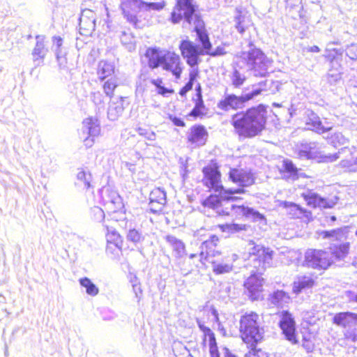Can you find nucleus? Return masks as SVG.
Instances as JSON below:
<instances>
[{"instance_id": "1", "label": "nucleus", "mask_w": 357, "mask_h": 357, "mask_svg": "<svg viewBox=\"0 0 357 357\" xmlns=\"http://www.w3.org/2000/svg\"><path fill=\"white\" fill-rule=\"evenodd\" d=\"M204 177L203 182L210 190L218 195H211L204 202V205L213 209L218 215H229L232 218H239L245 216L254 221H265L264 216L252 208L245 207L243 205H237L233 201L237 197L234 196L228 197L235 194L244 192L242 188L237 189L225 190L220 181V174L216 167L208 166L204 168Z\"/></svg>"}, {"instance_id": "2", "label": "nucleus", "mask_w": 357, "mask_h": 357, "mask_svg": "<svg viewBox=\"0 0 357 357\" xmlns=\"http://www.w3.org/2000/svg\"><path fill=\"white\" fill-rule=\"evenodd\" d=\"M244 260L253 261V267L256 272L248 278L244 283L252 300L260 298L262 291L264 279L260 276L262 272L271 266L273 251L261 245L250 241L245 247L243 253Z\"/></svg>"}, {"instance_id": "3", "label": "nucleus", "mask_w": 357, "mask_h": 357, "mask_svg": "<svg viewBox=\"0 0 357 357\" xmlns=\"http://www.w3.org/2000/svg\"><path fill=\"white\" fill-rule=\"evenodd\" d=\"M266 122V110L262 105L250 108L245 112L237 113L231 120L234 132L242 139L258 135L264 130Z\"/></svg>"}, {"instance_id": "4", "label": "nucleus", "mask_w": 357, "mask_h": 357, "mask_svg": "<svg viewBox=\"0 0 357 357\" xmlns=\"http://www.w3.org/2000/svg\"><path fill=\"white\" fill-rule=\"evenodd\" d=\"M238 63L246 65L248 69L252 71L255 77H265L271 66L273 61L268 58L265 54L252 45L247 51H242L236 55Z\"/></svg>"}, {"instance_id": "5", "label": "nucleus", "mask_w": 357, "mask_h": 357, "mask_svg": "<svg viewBox=\"0 0 357 357\" xmlns=\"http://www.w3.org/2000/svg\"><path fill=\"white\" fill-rule=\"evenodd\" d=\"M182 15L188 23L193 24L195 31L204 49L208 53V51L211 48V44L204 29V22L198 14L197 6L193 3V0H180V20Z\"/></svg>"}, {"instance_id": "6", "label": "nucleus", "mask_w": 357, "mask_h": 357, "mask_svg": "<svg viewBox=\"0 0 357 357\" xmlns=\"http://www.w3.org/2000/svg\"><path fill=\"white\" fill-rule=\"evenodd\" d=\"M240 332L245 342L252 345L259 342L263 337L264 331L260 327L259 314L250 312L243 315L240 319Z\"/></svg>"}, {"instance_id": "7", "label": "nucleus", "mask_w": 357, "mask_h": 357, "mask_svg": "<svg viewBox=\"0 0 357 357\" xmlns=\"http://www.w3.org/2000/svg\"><path fill=\"white\" fill-rule=\"evenodd\" d=\"M267 82L263 83H259V87L254 89L251 92L245 93L244 94L236 96L235 95H228L225 97L219 103L218 107L223 110H229V109H236L243 107L244 103L259 94L263 91L265 90L264 86L266 84Z\"/></svg>"}, {"instance_id": "8", "label": "nucleus", "mask_w": 357, "mask_h": 357, "mask_svg": "<svg viewBox=\"0 0 357 357\" xmlns=\"http://www.w3.org/2000/svg\"><path fill=\"white\" fill-rule=\"evenodd\" d=\"M347 151V149H342L338 153L335 154H324L317 148L316 143H310L303 145L298 151V156L301 159H314L319 162H331L339 158V153Z\"/></svg>"}, {"instance_id": "9", "label": "nucleus", "mask_w": 357, "mask_h": 357, "mask_svg": "<svg viewBox=\"0 0 357 357\" xmlns=\"http://www.w3.org/2000/svg\"><path fill=\"white\" fill-rule=\"evenodd\" d=\"M333 260L329 252L321 250H307L305 253L304 265L317 269H326Z\"/></svg>"}, {"instance_id": "10", "label": "nucleus", "mask_w": 357, "mask_h": 357, "mask_svg": "<svg viewBox=\"0 0 357 357\" xmlns=\"http://www.w3.org/2000/svg\"><path fill=\"white\" fill-rule=\"evenodd\" d=\"M82 132L87 137L84 139L86 147L90 148L95 143V138L100 133V126L98 120L96 118L89 117L82 122Z\"/></svg>"}, {"instance_id": "11", "label": "nucleus", "mask_w": 357, "mask_h": 357, "mask_svg": "<svg viewBox=\"0 0 357 357\" xmlns=\"http://www.w3.org/2000/svg\"><path fill=\"white\" fill-rule=\"evenodd\" d=\"M96 14L90 9H84L82 11L79 17V33L83 36H91L95 31Z\"/></svg>"}, {"instance_id": "12", "label": "nucleus", "mask_w": 357, "mask_h": 357, "mask_svg": "<svg viewBox=\"0 0 357 357\" xmlns=\"http://www.w3.org/2000/svg\"><path fill=\"white\" fill-rule=\"evenodd\" d=\"M143 5L144 2L142 0H123L121 2V6L124 17L135 26L138 22L136 13L143 9Z\"/></svg>"}, {"instance_id": "13", "label": "nucleus", "mask_w": 357, "mask_h": 357, "mask_svg": "<svg viewBox=\"0 0 357 357\" xmlns=\"http://www.w3.org/2000/svg\"><path fill=\"white\" fill-rule=\"evenodd\" d=\"M280 326L285 337L292 344H296L297 340L295 334V321L291 314L287 311H282L280 315Z\"/></svg>"}, {"instance_id": "14", "label": "nucleus", "mask_w": 357, "mask_h": 357, "mask_svg": "<svg viewBox=\"0 0 357 357\" xmlns=\"http://www.w3.org/2000/svg\"><path fill=\"white\" fill-rule=\"evenodd\" d=\"M229 178L241 187H247L254 183L253 175L244 169H233L229 172Z\"/></svg>"}, {"instance_id": "15", "label": "nucleus", "mask_w": 357, "mask_h": 357, "mask_svg": "<svg viewBox=\"0 0 357 357\" xmlns=\"http://www.w3.org/2000/svg\"><path fill=\"white\" fill-rule=\"evenodd\" d=\"M180 50L189 66H195L197 64L199 52L196 46L190 42H183L180 45Z\"/></svg>"}, {"instance_id": "16", "label": "nucleus", "mask_w": 357, "mask_h": 357, "mask_svg": "<svg viewBox=\"0 0 357 357\" xmlns=\"http://www.w3.org/2000/svg\"><path fill=\"white\" fill-rule=\"evenodd\" d=\"M208 132L203 126L195 125L190 129L188 134V139L192 144L202 146L207 139Z\"/></svg>"}, {"instance_id": "17", "label": "nucleus", "mask_w": 357, "mask_h": 357, "mask_svg": "<svg viewBox=\"0 0 357 357\" xmlns=\"http://www.w3.org/2000/svg\"><path fill=\"white\" fill-rule=\"evenodd\" d=\"M282 205L287 214L291 218H300L304 221H309L312 218V213L310 211L303 209L294 203L284 202Z\"/></svg>"}, {"instance_id": "18", "label": "nucleus", "mask_w": 357, "mask_h": 357, "mask_svg": "<svg viewBox=\"0 0 357 357\" xmlns=\"http://www.w3.org/2000/svg\"><path fill=\"white\" fill-rule=\"evenodd\" d=\"M306 125L309 130L315 131L319 134L324 133L328 130H331L333 126L329 123L325 121L323 123L319 117L315 114L312 113L306 121Z\"/></svg>"}, {"instance_id": "19", "label": "nucleus", "mask_w": 357, "mask_h": 357, "mask_svg": "<svg viewBox=\"0 0 357 357\" xmlns=\"http://www.w3.org/2000/svg\"><path fill=\"white\" fill-rule=\"evenodd\" d=\"M352 226H344L330 231H322L320 235L324 238H333L336 241H342L349 238V234L352 233Z\"/></svg>"}, {"instance_id": "20", "label": "nucleus", "mask_w": 357, "mask_h": 357, "mask_svg": "<svg viewBox=\"0 0 357 357\" xmlns=\"http://www.w3.org/2000/svg\"><path fill=\"white\" fill-rule=\"evenodd\" d=\"M305 199L309 206L312 207H320V208H332L335 204L336 201L333 199H326L321 197L317 194L310 192L305 195Z\"/></svg>"}, {"instance_id": "21", "label": "nucleus", "mask_w": 357, "mask_h": 357, "mask_svg": "<svg viewBox=\"0 0 357 357\" xmlns=\"http://www.w3.org/2000/svg\"><path fill=\"white\" fill-rule=\"evenodd\" d=\"M165 50L159 48H148L145 53V57L148 59V66L151 68H156L159 66H162V60Z\"/></svg>"}, {"instance_id": "22", "label": "nucleus", "mask_w": 357, "mask_h": 357, "mask_svg": "<svg viewBox=\"0 0 357 357\" xmlns=\"http://www.w3.org/2000/svg\"><path fill=\"white\" fill-rule=\"evenodd\" d=\"M178 57L171 52H164V57L162 60V68L166 70L171 71L176 78L178 77Z\"/></svg>"}, {"instance_id": "23", "label": "nucleus", "mask_w": 357, "mask_h": 357, "mask_svg": "<svg viewBox=\"0 0 357 357\" xmlns=\"http://www.w3.org/2000/svg\"><path fill=\"white\" fill-rule=\"evenodd\" d=\"M357 320V315L354 313L346 312H340L334 315L333 323L338 326L347 328L352 326Z\"/></svg>"}, {"instance_id": "24", "label": "nucleus", "mask_w": 357, "mask_h": 357, "mask_svg": "<svg viewBox=\"0 0 357 357\" xmlns=\"http://www.w3.org/2000/svg\"><path fill=\"white\" fill-rule=\"evenodd\" d=\"M107 198L105 199L108 208L114 213L121 210L123 208L122 198L116 191L107 189Z\"/></svg>"}, {"instance_id": "25", "label": "nucleus", "mask_w": 357, "mask_h": 357, "mask_svg": "<svg viewBox=\"0 0 357 357\" xmlns=\"http://www.w3.org/2000/svg\"><path fill=\"white\" fill-rule=\"evenodd\" d=\"M238 255L232 254L228 257L227 262H215L211 261L213 264V271L216 274H224L231 272L233 270V262L236 261Z\"/></svg>"}, {"instance_id": "26", "label": "nucleus", "mask_w": 357, "mask_h": 357, "mask_svg": "<svg viewBox=\"0 0 357 357\" xmlns=\"http://www.w3.org/2000/svg\"><path fill=\"white\" fill-rule=\"evenodd\" d=\"M314 283L313 279L310 277H298L292 284V291L295 294H298L304 290L312 288Z\"/></svg>"}, {"instance_id": "27", "label": "nucleus", "mask_w": 357, "mask_h": 357, "mask_svg": "<svg viewBox=\"0 0 357 357\" xmlns=\"http://www.w3.org/2000/svg\"><path fill=\"white\" fill-rule=\"evenodd\" d=\"M349 249V242L343 243L339 245H334L330 248V257H332L333 262L335 260H344L348 255Z\"/></svg>"}, {"instance_id": "28", "label": "nucleus", "mask_w": 357, "mask_h": 357, "mask_svg": "<svg viewBox=\"0 0 357 357\" xmlns=\"http://www.w3.org/2000/svg\"><path fill=\"white\" fill-rule=\"evenodd\" d=\"M280 172L284 174V176L287 179L292 181L298 179L302 174L298 172V169L289 160H284L281 166Z\"/></svg>"}, {"instance_id": "29", "label": "nucleus", "mask_w": 357, "mask_h": 357, "mask_svg": "<svg viewBox=\"0 0 357 357\" xmlns=\"http://www.w3.org/2000/svg\"><path fill=\"white\" fill-rule=\"evenodd\" d=\"M268 300L271 304L283 307L290 303L291 298L285 291L278 290L269 296Z\"/></svg>"}, {"instance_id": "30", "label": "nucleus", "mask_w": 357, "mask_h": 357, "mask_svg": "<svg viewBox=\"0 0 357 357\" xmlns=\"http://www.w3.org/2000/svg\"><path fill=\"white\" fill-rule=\"evenodd\" d=\"M36 44L33 50L34 61L43 59L47 54L48 50L45 45V37L43 36H36Z\"/></svg>"}, {"instance_id": "31", "label": "nucleus", "mask_w": 357, "mask_h": 357, "mask_svg": "<svg viewBox=\"0 0 357 357\" xmlns=\"http://www.w3.org/2000/svg\"><path fill=\"white\" fill-rule=\"evenodd\" d=\"M114 72V66L112 63L101 61L98 63V75L101 80L111 76Z\"/></svg>"}, {"instance_id": "32", "label": "nucleus", "mask_w": 357, "mask_h": 357, "mask_svg": "<svg viewBox=\"0 0 357 357\" xmlns=\"http://www.w3.org/2000/svg\"><path fill=\"white\" fill-rule=\"evenodd\" d=\"M107 229L106 238L109 243L114 244L119 249H121L123 245V241L119 234L112 228H110L108 225H105Z\"/></svg>"}, {"instance_id": "33", "label": "nucleus", "mask_w": 357, "mask_h": 357, "mask_svg": "<svg viewBox=\"0 0 357 357\" xmlns=\"http://www.w3.org/2000/svg\"><path fill=\"white\" fill-rule=\"evenodd\" d=\"M79 284L86 289L87 294L95 296L98 294V288L88 278L79 279Z\"/></svg>"}, {"instance_id": "34", "label": "nucleus", "mask_w": 357, "mask_h": 357, "mask_svg": "<svg viewBox=\"0 0 357 357\" xmlns=\"http://www.w3.org/2000/svg\"><path fill=\"white\" fill-rule=\"evenodd\" d=\"M218 241V238L215 236H212L210 239L205 240L201 246L202 251L200 252L201 257L204 256V249H206V256L205 258L208 257V255H210V252L211 249L216 245L217 242Z\"/></svg>"}, {"instance_id": "35", "label": "nucleus", "mask_w": 357, "mask_h": 357, "mask_svg": "<svg viewBox=\"0 0 357 357\" xmlns=\"http://www.w3.org/2000/svg\"><path fill=\"white\" fill-rule=\"evenodd\" d=\"M149 200L166 204V192L160 188H154L150 193Z\"/></svg>"}, {"instance_id": "36", "label": "nucleus", "mask_w": 357, "mask_h": 357, "mask_svg": "<svg viewBox=\"0 0 357 357\" xmlns=\"http://www.w3.org/2000/svg\"><path fill=\"white\" fill-rule=\"evenodd\" d=\"M329 142L334 146H343L349 143V139L341 132H335L329 138Z\"/></svg>"}, {"instance_id": "37", "label": "nucleus", "mask_w": 357, "mask_h": 357, "mask_svg": "<svg viewBox=\"0 0 357 357\" xmlns=\"http://www.w3.org/2000/svg\"><path fill=\"white\" fill-rule=\"evenodd\" d=\"M123 111V108L121 105H115L114 103H111L107 111L108 118L112 121H115L122 114Z\"/></svg>"}, {"instance_id": "38", "label": "nucleus", "mask_w": 357, "mask_h": 357, "mask_svg": "<svg viewBox=\"0 0 357 357\" xmlns=\"http://www.w3.org/2000/svg\"><path fill=\"white\" fill-rule=\"evenodd\" d=\"M231 81L232 85L235 87H239L243 84L244 82L246 79L245 76L243 74H241L238 70L234 69L231 76Z\"/></svg>"}, {"instance_id": "39", "label": "nucleus", "mask_w": 357, "mask_h": 357, "mask_svg": "<svg viewBox=\"0 0 357 357\" xmlns=\"http://www.w3.org/2000/svg\"><path fill=\"white\" fill-rule=\"evenodd\" d=\"M117 84L114 78H110L107 80L103 84V91L107 96L112 98L114 94V91L116 88Z\"/></svg>"}, {"instance_id": "40", "label": "nucleus", "mask_w": 357, "mask_h": 357, "mask_svg": "<svg viewBox=\"0 0 357 357\" xmlns=\"http://www.w3.org/2000/svg\"><path fill=\"white\" fill-rule=\"evenodd\" d=\"M219 227L223 232L227 233H234L241 230L245 229V225H238V224H224L219 225Z\"/></svg>"}, {"instance_id": "41", "label": "nucleus", "mask_w": 357, "mask_h": 357, "mask_svg": "<svg viewBox=\"0 0 357 357\" xmlns=\"http://www.w3.org/2000/svg\"><path fill=\"white\" fill-rule=\"evenodd\" d=\"M91 216L96 222H100L105 219V212L98 206L91 208Z\"/></svg>"}, {"instance_id": "42", "label": "nucleus", "mask_w": 357, "mask_h": 357, "mask_svg": "<svg viewBox=\"0 0 357 357\" xmlns=\"http://www.w3.org/2000/svg\"><path fill=\"white\" fill-rule=\"evenodd\" d=\"M206 344H208L209 347V352L211 357H220L215 336L209 337V339L207 340Z\"/></svg>"}, {"instance_id": "43", "label": "nucleus", "mask_w": 357, "mask_h": 357, "mask_svg": "<svg viewBox=\"0 0 357 357\" xmlns=\"http://www.w3.org/2000/svg\"><path fill=\"white\" fill-rule=\"evenodd\" d=\"M77 178L78 180L83 182L84 188H89L90 187V182L91 180V175L90 173L81 170L77 173Z\"/></svg>"}, {"instance_id": "44", "label": "nucleus", "mask_w": 357, "mask_h": 357, "mask_svg": "<svg viewBox=\"0 0 357 357\" xmlns=\"http://www.w3.org/2000/svg\"><path fill=\"white\" fill-rule=\"evenodd\" d=\"M327 79L330 84H334L341 79V73L335 70H330L327 75Z\"/></svg>"}, {"instance_id": "45", "label": "nucleus", "mask_w": 357, "mask_h": 357, "mask_svg": "<svg viewBox=\"0 0 357 357\" xmlns=\"http://www.w3.org/2000/svg\"><path fill=\"white\" fill-rule=\"evenodd\" d=\"M165 204V203H160L158 201L153 202L150 200L149 203V209L153 213H160L162 211Z\"/></svg>"}, {"instance_id": "46", "label": "nucleus", "mask_w": 357, "mask_h": 357, "mask_svg": "<svg viewBox=\"0 0 357 357\" xmlns=\"http://www.w3.org/2000/svg\"><path fill=\"white\" fill-rule=\"evenodd\" d=\"M137 132L140 136L145 137L148 140L153 141L155 139V133L150 130L139 128Z\"/></svg>"}, {"instance_id": "47", "label": "nucleus", "mask_w": 357, "mask_h": 357, "mask_svg": "<svg viewBox=\"0 0 357 357\" xmlns=\"http://www.w3.org/2000/svg\"><path fill=\"white\" fill-rule=\"evenodd\" d=\"M132 40L133 38L130 34H127L126 32L122 33L121 36V41L122 44L124 45L130 50L134 49Z\"/></svg>"}, {"instance_id": "48", "label": "nucleus", "mask_w": 357, "mask_h": 357, "mask_svg": "<svg viewBox=\"0 0 357 357\" xmlns=\"http://www.w3.org/2000/svg\"><path fill=\"white\" fill-rule=\"evenodd\" d=\"M198 325L200 330L204 333V342L206 344L207 340L209 339V337H214L215 335L208 327L206 326L204 324L201 323L200 321H198Z\"/></svg>"}, {"instance_id": "49", "label": "nucleus", "mask_w": 357, "mask_h": 357, "mask_svg": "<svg viewBox=\"0 0 357 357\" xmlns=\"http://www.w3.org/2000/svg\"><path fill=\"white\" fill-rule=\"evenodd\" d=\"M347 56L352 59L357 60V43H352L346 49Z\"/></svg>"}, {"instance_id": "50", "label": "nucleus", "mask_w": 357, "mask_h": 357, "mask_svg": "<svg viewBox=\"0 0 357 357\" xmlns=\"http://www.w3.org/2000/svg\"><path fill=\"white\" fill-rule=\"evenodd\" d=\"M165 6L164 2H157V3H145L144 5H143V9H145L146 10H160L162 9Z\"/></svg>"}, {"instance_id": "51", "label": "nucleus", "mask_w": 357, "mask_h": 357, "mask_svg": "<svg viewBox=\"0 0 357 357\" xmlns=\"http://www.w3.org/2000/svg\"><path fill=\"white\" fill-rule=\"evenodd\" d=\"M142 238L141 234L136 229H130L127 235L128 241L133 243H138L140 241Z\"/></svg>"}, {"instance_id": "52", "label": "nucleus", "mask_w": 357, "mask_h": 357, "mask_svg": "<svg viewBox=\"0 0 357 357\" xmlns=\"http://www.w3.org/2000/svg\"><path fill=\"white\" fill-rule=\"evenodd\" d=\"M354 160H355V158H351V159L342 160L340 163V166L342 168L345 169V170H347L348 172H354L352 167H354Z\"/></svg>"}, {"instance_id": "53", "label": "nucleus", "mask_w": 357, "mask_h": 357, "mask_svg": "<svg viewBox=\"0 0 357 357\" xmlns=\"http://www.w3.org/2000/svg\"><path fill=\"white\" fill-rule=\"evenodd\" d=\"M203 105L202 103L197 104L195 107L190 113L189 116L193 117H201L204 115L202 112Z\"/></svg>"}, {"instance_id": "54", "label": "nucleus", "mask_w": 357, "mask_h": 357, "mask_svg": "<svg viewBox=\"0 0 357 357\" xmlns=\"http://www.w3.org/2000/svg\"><path fill=\"white\" fill-rule=\"evenodd\" d=\"M151 82L158 87V93L159 94L165 96L166 93L171 92L168 89H165L163 86H161L160 85V84L162 83L161 80H160V79H153V80L151 81Z\"/></svg>"}, {"instance_id": "55", "label": "nucleus", "mask_w": 357, "mask_h": 357, "mask_svg": "<svg viewBox=\"0 0 357 357\" xmlns=\"http://www.w3.org/2000/svg\"><path fill=\"white\" fill-rule=\"evenodd\" d=\"M264 354L261 350H257L255 348H252L245 354V357H261Z\"/></svg>"}, {"instance_id": "56", "label": "nucleus", "mask_w": 357, "mask_h": 357, "mask_svg": "<svg viewBox=\"0 0 357 357\" xmlns=\"http://www.w3.org/2000/svg\"><path fill=\"white\" fill-rule=\"evenodd\" d=\"M91 99L97 105H100L103 103L102 96L99 91L93 93L91 95Z\"/></svg>"}, {"instance_id": "57", "label": "nucleus", "mask_w": 357, "mask_h": 357, "mask_svg": "<svg viewBox=\"0 0 357 357\" xmlns=\"http://www.w3.org/2000/svg\"><path fill=\"white\" fill-rule=\"evenodd\" d=\"M166 238L167 241L172 247L173 250L177 252L178 250V243L176 238L172 236H167Z\"/></svg>"}, {"instance_id": "58", "label": "nucleus", "mask_w": 357, "mask_h": 357, "mask_svg": "<svg viewBox=\"0 0 357 357\" xmlns=\"http://www.w3.org/2000/svg\"><path fill=\"white\" fill-rule=\"evenodd\" d=\"M56 59L60 68H66L67 59L64 56L61 55V52L56 50Z\"/></svg>"}, {"instance_id": "59", "label": "nucleus", "mask_w": 357, "mask_h": 357, "mask_svg": "<svg viewBox=\"0 0 357 357\" xmlns=\"http://www.w3.org/2000/svg\"><path fill=\"white\" fill-rule=\"evenodd\" d=\"M195 77L194 75H190L189 82L185 84V86L181 90H180V95L185 94L186 92H188L189 90H190L192 89L193 82L195 80Z\"/></svg>"}, {"instance_id": "60", "label": "nucleus", "mask_w": 357, "mask_h": 357, "mask_svg": "<svg viewBox=\"0 0 357 357\" xmlns=\"http://www.w3.org/2000/svg\"><path fill=\"white\" fill-rule=\"evenodd\" d=\"M178 0H176V3L174 7V10L172 12L171 14V20L174 24H176L178 22V15L176 13V10L178 9Z\"/></svg>"}, {"instance_id": "61", "label": "nucleus", "mask_w": 357, "mask_h": 357, "mask_svg": "<svg viewBox=\"0 0 357 357\" xmlns=\"http://www.w3.org/2000/svg\"><path fill=\"white\" fill-rule=\"evenodd\" d=\"M236 28L240 33H243L245 31V28L242 24L241 16L236 18Z\"/></svg>"}, {"instance_id": "62", "label": "nucleus", "mask_w": 357, "mask_h": 357, "mask_svg": "<svg viewBox=\"0 0 357 357\" xmlns=\"http://www.w3.org/2000/svg\"><path fill=\"white\" fill-rule=\"evenodd\" d=\"M132 288H133V291L135 294L136 297L138 298V302H139V299L141 298L142 294L141 287L138 284H132Z\"/></svg>"}, {"instance_id": "63", "label": "nucleus", "mask_w": 357, "mask_h": 357, "mask_svg": "<svg viewBox=\"0 0 357 357\" xmlns=\"http://www.w3.org/2000/svg\"><path fill=\"white\" fill-rule=\"evenodd\" d=\"M342 53L343 50L342 49H333L331 53L327 55L326 56H328V58H332L333 59H335L338 55H342Z\"/></svg>"}, {"instance_id": "64", "label": "nucleus", "mask_w": 357, "mask_h": 357, "mask_svg": "<svg viewBox=\"0 0 357 357\" xmlns=\"http://www.w3.org/2000/svg\"><path fill=\"white\" fill-rule=\"evenodd\" d=\"M53 43H54V45L56 46V50L58 52H60L59 51V48L61 47L62 45V39L61 37H57V36H54L53 37Z\"/></svg>"}]
</instances>
